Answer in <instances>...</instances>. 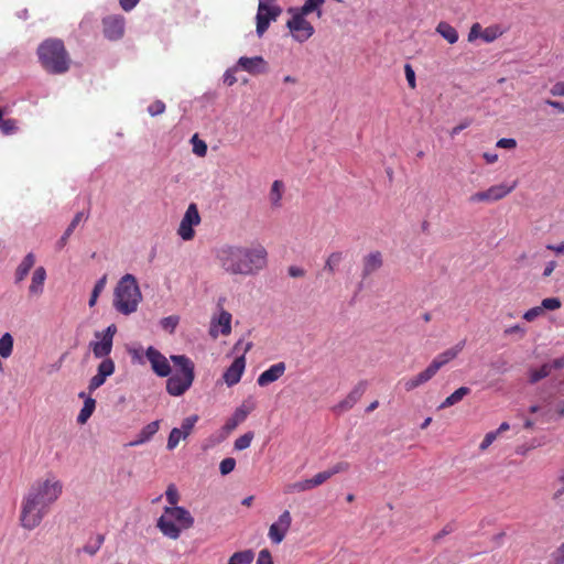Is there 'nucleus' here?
<instances>
[{
    "label": "nucleus",
    "mask_w": 564,
    "mask_h": 564,
    "mask_svg": "<svg viewBox=\"0 0 564 564\" xmlns=\"http://www.w3.org/2000/svg\"><path fill=\"white\" fill-rule=\"evenodd\" d=\"M63 489V482L52 473L36 479L22 498L20 525L29 531L37 528L61 498Z\"/></svg>",
    "instance_id": "obj_1"
},
{
    "label": "nucleus",
    "mask_w": 564,
    "mask_h": 564,
    "mask_svg": "<svg viewBox=\"0 0 564 564\" xmlns=\"http://www.w3.org/2000/svg\"><path fill=\"white\" fill-rule=\"evenodd\" d=\"M215 261L228 275L251 276L267 267L268 252L259 243L253 246L224 243L215 250Z\"/></svg>",
    "instance_id": "obj_2"
},
{
    "label": "nucleus",
    "mask_w": 564,
    "mask_h": 564,
    "mask_svg": "<svg viewBox=\"0 0 564 564\" xmlns=\"http://www.w3.org/2000/svg\"><path fill=\"white\" fill-rule=\"evenodd\" d=\"M324 3L325 0H305L302 7H291L288 9L290 19L286 21V28L295 42L304 43L314 35L315 29L306 17L315 13L321 19L323 17Z\"/></svg>",
    "instance_id": "obj_3"
},
{
    "label": "nucleus",
    "mask_w": 564,
    "mask_h": 564,
    "mask_svg": "<svg viewBox=\"0 0 564 564\" xmlns=\"http://www.w3.org/2000/svg\"><path fill=\"white\" fill-rule=\"evenodd\" d=\"M37 55L43 68L51 74H63L69 68L70 59L61 40H45L40 44Z\"/></svg>",
    "instance_id": "obj_4"
},
{
    "label": "nucleus",
    "mask_w": 564,
    "mask_h": 564,
    "mask_svg": "<svg viewBox=\"0 0 564 564\" xmlns=\"http://www.w3.org/2000/svg\"><path fill=\"white\" fill-rule=\"evenodd\" d=\"M170 359L176 371L166 380V392L172 397H181L194 382L195 365L185 355H172Z\"/></svg>",
    "instance_id": "obj_5"
},
{
    "label": "nucleus",
    "mask_w": 564,
    "mask_h": 564,
    "mask_svg": "<svg viewBox=\"0 0 564 564\" xmlns=\"http://www.w3.org/2000/svg\"><path fill=\"white\" fill-rule=\"evenodd\" d=\"M156 525L164 536L177 540L183 530H188L194 525V518L183 507H165Z\"/></svg>",
    "instance_id": "obj_6"
},
{
    "label": "nucleus",
    "mask_w": 564,
    "mask_h": 564,
    "mask_svg": "<svg viewBox=\"0 0 564 564\" xmlns=\"http://www.w3.org/2000/svg\"><path fill=\"white\" fill-rule=\"evenodd\" d=\"M140 291L138 280L132 274L123 275L113 292V307L121 314L128 315L137 311Z\"/></svg>",
    "instance_id": "obj_7"
},
{
    "label": "nucleus",
    "mask_w": 564,
    "mask_h": 564,
    "mask_svg": "<svg viewBox=\"0 0 564 564\" xmlns=\"http://www.w3.org/2000/svg\"><path fill=\"white\" fill-rule=\"evenodd\" d=\"M517 187V182H512L510 185L508 184H497L492 185L486 191H480L471 194L468 198L469 203L478 204L486 203L491 204L505 198L508 194H510Z\"/></svg>",
    "instance_id": "obj_8"
},
{
    "label": "nucleus",
    "mask_w": 564,
    "mask_h": 564,
    "mask_svg": "<svg viewBox=\"0 0 564 564\" xmlns=\"http://www.w3.org/2000/svg\"><path fill=\"white\" fill-rule=\"evenodd\" d=\"M282 9L275 3V0H259L257 12V34L262 36L269 28L271 21H275L281 14Z\"/></svg>",
    "instance_id": "obj_9"
},
{
    "label": "nucleus",
    "mask_w": 564,
    "mask_h": 564,
    "mask_svg": "<svg viewBox=\"0 0 564 564\" xmlns=\"http://www.w3.org/2000/svg\"><path fill=\"white\" fill-rule=\"evenodd\" d=\"M117 332L115 324L109 325L104 332H96L95 337L98 339L90 343V348L96 358H107L111 352L113 336Z\"/></svg>",
    "instance_id": "obj_10"
},
{
    "label": "nucleus",
    "mask_w": 564,
    "mask_h": 564,
    "mask_svg": "<svg viewBox=\"0 0 564 564\" xmlns=\"http://www.w3.org/2000/svg\"><path fill=\"white\" fill-rule=\"evenodd\" d=\"M200 223V216L197 209L196 204L192 203L187 207L177 229V234L180 237L187 241L192 240L194 237V226H197Z\"/></svg>",
    "instance_id": "obj_11"
},
{
    "label": "nucleus",
    "mask_w": 564,
    "mask_h": 564,
    "mask_svg": "<svg viewBox=\"0 0 564 564\" xmlns=\"http://www.w3.org/2000/svg\"><path fill=\"white\" fill-rule=\"evenodd\" d=\"M197 421H198V415L193 414V415L185 417L182 421V424L180 427L172 429V431L169 435V438H167V444H166L167 449L169 451L174 449L180 444L181 441L186 440L191 435Z\"/></svg>",
    "instance_id": "obj_12"
},
{
    "label": "nucleus",
    "mask_w": 564,
    "mask_h": 564,
    "mask_svg": "<svg viewBox=\"0 0 564 564\" xmlns=\"http://www.w3.org/2000/svg\"><path fill=\"white\" fill-rule=\"evenodd\" d=\"M292 524V516L289 510L283 511L278 520L273 522L268 532L270 541L274 544H280L288 534Z\"/></svg>",
    "instance_id": "obj_13"
},
{
    "label": "nucleus",
    "mask_w": 564,
    "mask_h": 564,
    "mask_svg": "<svg viewBox=\"0 0 564 564\" xmlns=\"http://www.w3.org/2000/svg\"><path fill=\"white\" fill-rule=\"evenodd\" d=\"M147 359L151 365V369L159 377H169L172 372L169 359L153 347H149L145 351Z\"/></svg>",
    "instance_id": "obj_14"
},
{
    "label": "nucleus",
    "mask_w": 564,
    "mask_h": 564,
    "mask_svg": "<svg viewBox=\"0 0 564 564\" xmlns=\"http://www.w3.org/2000/svg\"><path fill=\"white\" fill-rule=\"evenodd\" d=\"M231 333V314L221 310L217 316L210 321L209 335L217 338L219 335L228 336Z\"/></svg>",
    "instance_id": "obj_15"
},
{
    "label": "nucleus",
    "mask_w": 564,
    "mask_h": 564,
    "mask_svg": "<svg viewBox=\"0 0 564 564\" xmlns=\"http://www.w3.org/2000/svg\"><path fill=\"white\" fill-rule=\"evenodd\" d=\"M115 372V362L110 358H105L97 367V373L90 379L88 383L89 392H94L101 387L108 377Z\"/></svg>",
    "instance_id": "obj_16"
},
{
    "label": "nucleus",
    "mask_w": 564,
    "mask_h": 564,
    "mask_svg": "<svg viewBox=\"0 0 564 564\" xmlns=\"http://www.w3.org/2000/svg\"><path fill=\"white\" fill-rule=\"evenodd\" d=\"M102 26L107 39L119 40L124 33V19L120 15H108L104 18Z\"/></svg>",
    "instance_id": "obj_17"
},
{
    "label": "nucleus",
    "mask_w": 564,
    "mask_h": 564,
    "mask_svg": "<svg viewBox=\"0 0 564 564\" xmlns=\"http://www.w3.org/2000/svg\"><path fill=\"white\" fill-rule=\"evenodd\" d=\"M237 67L249 74H263L268 70V63L262 56L247 57L242 56L237 62Z\"/></svg>",
    "instance_id": "obj_18"
},
{
    "label": "nucleus",
    "mask_w": 564,
    "mask_h": 564,
    "mask_svg": "<svg viewBox=\"0 0 564 564\" xmlns=\"http://www.w3.org/2000/svg\"><path fill=\"white\" fill-rule=\"evenodd\" d=\"M440 370L437 365L432 360V362L427 366L426 369L417 373L416 376L408 379L404 382V388L406 391H412L416 389L417 387L424 384L429 380H431Z\"/></svg>",
    "instance_id": "obj_19"
},
{
    "label": "nucleus",
    "mask_w": 564,
    "mask_h": 564,
    "mask_svg": "<svg viewBox=\"0 0 564 564\" xmlns=\"http://www.w3.org/2000/svg\"><path fill=\"white\" fill-rule=\"evenodd\" d=\"M440 370L437 365L432 360V362L427 366L426 369L417 373L416 376L408 379L404 382V388L406 391H412L416 389L417 387L424 384L429 380H431Z\"/></svg>",
    "instance_id": "obj_20"
},
{
    "label": "nucleus",
    "mask_w": 564,
    "mask_h": 564,
    "mask_svg": "<svg viewBox=\"0 0 564 564\" xmlns=\"http://www.w3.org/2000/svg\"><path fill=\"white\" fill-rule=\"evenodd\" d=\"M246 368V359L245 356H240L236 358L230 367L224 372V381L228 387H232L237 384Z\"/></svg>",
    "instance_id": "obj_21"
},
{
    "label": "nucleus",
    "mask_w": 564,
    "mask_h": 564,
    "mask_svg": "<svg viewBox=\"0 0 564 564\" xmlns=\"http://www.w3.org/2000/svg\"><path fill=\"white\" fill-rule=\"evenodd\" d=\"M253 408L254 405L252 403H250L249 405H247L246 402L242 403L239 408L236 409L232 416L228 419V421L224 425V430L227 433L234 431L240 423H242L247 419L248 414L253 410Z\"/></svg>",
    "instance_id": "obj_22"
},
{
    "label": "nucleus",
    "mask_w": 564,
    "mask_h": 564,
    "mask_svg": "<svg viewBox=\"0 0 564 564\" xmlns=\"http://www.w3.org/2000/svg\"><path fill=\"white\" fill-rule=\"evenodd\" d=\"M285 369L286 367L284 362L274 364L258 377L257 383L260 387H265L281 378L285 372Z\"/></svg>",
    "instance_id": "obj_23"
},
{
    "label": "nucleus",
    "mask_w": 564,
    "mask_h": 564,
    "mask_svg": "<svg viewBox=\"0 0 564 564\" xmlns=\"http://www.w3.org/2000/svg\"><path fill=\"white\" fill-rule=\"evenodd\" d=\"M364 391L365 388L362 386H357L344 400L334 406V411L337 413H343L350 410L360 400Z\"/></svg>",
    "instance_id": "obj_24"
},
{
    "label": "nucleus",
    "mask_w": 564,
    "mask_h": 564,
    "mask_svg": "<svg viewBox=\"0 0 564 564\" xmlns=\"http://www.w3.org/2000/svg\"><path fill=\"white\" fill-rule=\"evenodd\" d=\"M46 280V270L44 267H37L33 274L31 284L29 286V293L33 296L42 295L44 291V283Z\"/></svg>",
    "instance_id": "obj_25"
},
{
    "label": "nucleus",
    "mask_w": 564,
    "mask_h": 564,
    "mask_svg": "<svg viewBox=\"0 0 564 564\" xmlns=\"http://www.w3.org/2000/svg\"><path fill=\"white\" fill-rule=\"evenodd\" d=\"M465 346V340L459 341L455 346L446 349L445 351L438 354L433 361L437 365V367L441 369L443 366L447 365L449 361L455 359L459 352L463 350Z\"/></svg>",
    "instance_id": "obj_26"
},
{
    "label": "nucleus",
    "mask_w": 564,
    "mask_h": 564,
    "mask_svg": "<svg viewBox=\"0 0 564 564\" xmlns=\"http://www.w3.org/2000/svg\"><path fill=\"white\" fill-rule=\"evenodd\" d=\"M382 265V256L379 251L371 252L364 258L362 276H369Z\"/></svg>",
    "instance_id": "obj_27"
},
{
    "label": "nucleus",
    "mask_w": 564,
    "mask_h": 564,
    "mask_svg": "<svg viewBox=\"0 0 564 564\" xmlns=\"http://www.w3.org/2000/svg\"><path fill=\"white\" fill-rule=\"evenodd\" d=\"M34 264L35 256L32 252H30L23 258V260L15 270V283L22 282L26 278V275L29 274L30 270L33 268Z\"/></svg>",
    "instance_id": "obj_28"
},
{
    "label": "nucleus",
    "mask_w": 564,
    "mask_h": 564,
    "mask_svg": "<svg viewBox=\"0 0 564 564\" xmlns=\"http://www.w3.org/2000/svg\"><path fill=\"white\" fill-rule=\"evenodd\" d=\"M284 192V184L282 181H274L271 185V189L269 193V200L272 207L280 208L281 207V200Z\"/></svg>",
    "instance_id": "obj_29"
},
{
    "label": "nucleus",
    "mask_w": 564,
    "mask_h": 564,
    "mask_svg": "<svg viewBox=\"0 0 564 564\" xmlns=\"http://www.w3.org/2000/svg\"><path fill=\"white\" fill-rule=\"evenodd\" d=\"M470 393V389L467 387H460L457 390H455L451 395H448L441 404L440 409L449 408L452 405H455L459 401L464 399L467 394Z\"/></svg>",
    "instance_id": "obj_30"
},
{
    "label": "nucleus",
    "mask_w": 564,
    "mask_h": 564,
    "mask_svg": "<svg viewBox=\"0 0 564 564\" xmlns=\"http://www.w3.org/2000/svg\"><path fill=\"white\" fill-rule=\"evenodd\" d=\"M436 32L449 44H454L458 41L457 31L446 22H440L436 26Z\"/></svg>",
    "instance_id": "obj_31"
},
{
    "label": "nucleus",
    "mask_w": 564,
    "mask_h": 564,
    "mask_svg": "<svg viewBox=\"0 0 564 564\" xmlns=\"http://www.w3.org/2000/svg\"><path fill=\"white\" fill-rule=\"evenodd\" d=\"M96 408V400L91 397H88L84 401V406L82 408L78 416H77V423L78 424H85L91 414L94 413Z\"/></svg>",
    "instance_id": "obj_32"
},
{
    "label": "nucleus",
    "mask_w": 564,
    "mask_h": 564,
    "mask_svg": "<svg viewBox=\"0 0 564 564\" xmlns=\"http://www.w3.org/2000/svg\"><path fill=\"white\" fill-rule=\"evenodd\" d=\"M343 259L344 254L341 251L332 252L325 261L324 270L329 274H334Z\"/></svg>",
    "instance_id": "obj_33"
},
{
    "label": "nucleus",
    "mask_w": 564,
    "mask_h": 564,
    "mask_svg": "<svg viewBox=\"0 0 564 564\" xmlns=\"http://www.w3.org/2000/svg\"><path fill=\"white\" fill-rule=\"evenodd\" d=\"M551 373V366L549 362H545L540 368L529 370V381L531 383H536L538 381L549 377Z\"/></svg>",
    "instance_id": "obj_34"
},
{
    "label": "nucleus",
    "mask_w": 564,
    "mask_h": 564,
    "mask_svg": "<svg viewBox=\"0 0 564 564\" xmlns=\"http://www.w3.org/2000/svg\"><path fill=\"white\" fill-rule=\"evenodd\" d=\"M13 343V337L10 333H4L0 337V357L7 359L12 355Z\"/></svg>",
    "instance_id": "obj_35"
},
{
    "label": "nucleus",
    "mask_w": 564,
    "mask_h": 564,
    "mask_svg": "<svg viewBox=\"0 0 564 564\" xmlns=\"http://www.w3.org/2000/svg\"><path fill=\"white\" fill-rule=\"evenodd\" d=\"M105 536L102 534H97L88 540V542L84 545L83 552L93 556L95 555L104 544Z\"/></svg>",
    "instance_id": "obj_36"
},
{
    "label": "nucleus",
    "mask_w": 564,
    "mask_h": 564,
    "mask_svg": "<svg viewBox=\"0 0 564 564\" xmlns=\"http://www.w3.org/2000/svg\"><path fill=\"white\" fill-rule=\"evenodd\" d=\"M564 497V469L560 471L557 478L554 481V491L552 494V500L561 502Z\"/></svg>",
    "instance_id": "obj_37"
},
{
    "label": "nucleus",
    "mask_w": 564,
    "mask_h": 564,
    "mask_svg": "<svg viewBox=\"0 0 564 564\" xmlns=\"http://www.w3.org/2000/svg\"><path fill=\"white\" fill-rule=\"evenodd\" d=\"M254 553L251 550H246L235 553L228 564H250L253 561Z\"/></svg>",
    "instance_id": "obj_38"
},
{
    "label": "nucleus",
    "mask_w": 564,
    "mask_h": 564,
    "mask_svg": "<svg viewBox=\"0 0 564 564\" xmlns=\"http://www.w3.org/2000/svg\"><path fill=\"white\" fill-rule=\"evenodd\" d=\"M312 486L308 479L300 480L293 484H289L284 488L285 494L303 492L311 490Z\"/></svg>",
    "instance_id": "obj_39"
},
{
    "label": "nucleus",
    "mask_w": 564,
    "mask_h": 564,
    "mask_svg": "<svg viewBox=\"0 0 564 564\" xmlns=\"http://www.w3.org/2000/svg\"><path fill=\"white\" fill-rule=\"evenodd\" d=\"M84 213L79 212L77 213L70 224L68 225L67 229L65 230L64 235L62 236L59 243L61 246H64L69 238V236L73 234L74 229L77 227V225L83 220Z\"/></svg>",
    "instance_id": "obj_40"
},
{
    "label": "nucleus",
    "mask_w": 564,
    "mask_h": 564,
    "mask_svg": "<svg viewBox=\"0 0 564 564\" xmlns=\"http://www.w3.org/2000/svg\"><path fill=\"white\" fill-rule=\"evenodd\" d=\"M178 323H180L178 315H170V316L163 317L160 321V326L165 332L172 334L175 330V328L177 327Z\"/></svg>",
    "instance_id": "obj_41"
},
{
    "label": "nucleus",
    "mask_w": 564,
    "mask_h": 564,
    "mask_svg": "<svg viewBox=\"0 0 564 564\" xmlns=\"http://www.w3.org/2000/svg\"><path fill=\"white\" fill-rule=\"evenodd\" d=\"M106 283H107V275L101 276L96 282V284H95V286L93 289L90 299H89V306L90 307H93L96 304L99 294L104 291V289L106 286Z\"/></svg>",
    "instance_id": "obj_42"
},
{
    "label": "nucleus",
    "mask_w": 564,
    "mask_h": 564,
    "mask_svg": "<svg viewBox=\"0 0 564 564\" xmlns=\"http://www.w3.org/2000/svg\"><path fill=\"white\" fill-rule=\"evenodd\" d=\"M191 142H192V145H193V152L196 155H198L200 158L206 155V153H207V144H206L205 141L200 140L197 134H194L192 137Z\"/></svg>",
    "instance_id": "obj_43"
},
{
    "label": "nucleus",
    "mask_w": 564,
    "mask_h": 564,
    "mask_svg": "<svg viewBox=\"0 0 564 564\" xmlns=\"http://www.w3.org/2000/svg\"><path fill=\"white\" fill-rule=\"evenodd\" d=\"M165 496H166V500L170 505L169 507H178L177 503L180 501V495H178V490L174 484H171L167 486Z\"/></svg>",
    "instance_id": "obj_44"
},
{
    "label": "nucleus",
    "mask_w": 564,
    "mask_h": 564,
    "mask_svg": "<svg viewBox=\"0 0 564 564\" xmlns=\"http://www.w3.org/2000/svg\"><path fill=\"white\" fill-rule=\"evenodd\" d=\"M253 438V433L248 432L235 441V449L242 451L250 446Z\"/></svg>",
    "instance_id": "obj_45"
},
{
    "label": "nucleus",
    "mask_w": 564,
    "mask_h": 564,
    "mask_svg": "<svg viewBox=\"0 0 564 564\" xmlns=\"http://www.w3.org/2000/svg\"><path fill=\"white\" fill-rule=\"evenodd\" d=\"M329 474L330 473H328L327 469H326L324 471H321V473L316 474L314 477L310 478L308 480H310V484L312 486V489L323 485L326 480L332 478Z\"/></svg>",
    "instance_id": "obj_46"
},
{
    "label": "nucleus",
    "mask_w": 564,
    "mask_h": 564,
    "mask_svg": "<svg viewBox=\"0 0 564 564\" xmlns=\"http://www.w3.org/2000/svg\"><path fill=\"white\" fill-rule=\"evenodd\" d=\"M350 468V464L348 462H338L336 463L335 465H333L332 467H329L327 469L328 473H330V477L337 475V474H341V473H346L348 471Z\"/></svg>",
    "instance_id": "obj_47"
},
{
    "label": "nucleus",
    "mask_w": 564,
    "mask_h": 564,
    "mask_svg": "<svg viewBox=\"0 0 564 564\" xmlns=\"http://www.w3.org/2000/svg\"><path fill=\"white\" fill-rule=\"evenodd\" d=\"M236 460L231 457L225 458L220 462L219 470L221 475H228L235 469Z\"/></svg>",
    "instance_id": "obj_48"
},
{
    "label": "nucleus",
    "mask_w": 564,
    "mask_h": 564,
    "mask_svg": "<svg viewBox=\"0 0 564 564\" xmlns=\"http://www.w3.org/2000/svg\"><path fill=\"white\" fill-rule=\"evenodd\" d=\"M541 307H543V312L545 310L554 311L561 307V301L557 297H546L541 302Z\"/></svg>",
    "instance_id": "obj_49"
},
{
    "label": "nucleus",
    "mask_w": 564,
    "mask_h": 564,
    "mask_svg": "<svg viewBox=\"0 0 564 564\" xmlns=\"http://www.w3.org/2000/svg\"><path fill=\"white\" fill-rule=\"evenodd\" d=\"M498 437V433H495L494 431L492 432H488L482 442L479 444V449L481 452H485L486 449H488V447L497 440Z\"/></svg>",
    "instance_id": "obj_50"
},
{
    "label": "nucleus",
    "mask_w": 564,
    "mask_h": 564,
    "mask_svg": "<svg viewBox=\"0 0 564 564\" xmlns=\"http://www.w3.org/2000/svg\"><path fill=\"white\" fill-rule=\"evenodd\" d=\"M0 128L3 133L10 134L13 133L17 130L15 120L13 119H1L0 121Z\"/></svg>",
    "instance_id": "obj_51"
},
{
    "label": "nucleus",
    "mask_w": 564,
    "mask_h": 564,
    "mask_svg": "<svg viewBox=\"0 0 564 564\" xmlns=\"http://www.w3.org/2000/svg\"><path fill=\"white\" fill-rule=\"evenodd\" d=\"M164 110L165 105L161 100H156L148 107V112L153 117L163 113Z\"/></svg>",
    "instance_id": "obj_52"
},
{
    "label": "nucleus",
    "mask_w": 564,
    "mask_h": 564,
    "mask_svg": "<svg viewBox=\"0 0 564 564\" xmlns=\"http://www.w3.org/2000/svg\"><path fill=\"white\" fill-rule=\"evenodd\" d=\"M404 74L409 86L414 89L416 87L415 72L410 64H405Z\"/></svg>",
    "instance_id": "obj_53"
},
{
    "label": "nucleus",
    "mask_w": 564,
    "mask_h": 564,
    "mask_svg": "<svg viewBox=\"0 0 564 564\" xmlns=\"http://www.w3.org/2000/svg\"><path fill=\"white\" fill-rule=\"evenodd\" d=\"M542 314H543V307H541V305H540V306H535V307H532L529 311H527L523 315V318L528 322H532Z\"/></svg>",
    "instance_id": "obj_54"
},
{
    "label": "nucleus",
    "mask_w": 564,
    "mask_h": 564,
    "mask_svg": "<svg viewBox=\"0 0 564 564\" xmlns=\"http://www.w3.org/2000/svg\"><path fill=\"white\" fill-rule=\"evenodd\" d=\"M552 561L554 564L564 563V543H562L552 554Z\"/></svg>",
    "instance_id": "obj_55"
},
{
    "label": "nucleus",
    "mask_w": 564,
    "mask_h": 564,
    "mask_svg": "<svg viewBox=\"0 0 564 564\" xmlns=\"http://www.w3.org/2000/svg\"><path fill=\"white\" fill-rule=\"evenodd\" d=\"M257 564H273V560L269 550L263 549L259 552Z\"/></svg>",
    "instance_id": "obj_56"
},
{
    "label": "nucleus",
    "mask_w": 564,
    "mask_h": 564,
    "mask_svg": "<svg viewBox=\"0 0 564 564\" xmlns=\"http://www.w3.org/2000/svg\"><path fill=\"white\" fill-rule=\"evenodd\" d=\"M497 147L501 149H514L517 147V141L512 138H502L498 140Z\"/></svg>",
    "instance_id": "obj_57"
},
{
    "label": "nucleus",
    "mask_w": 564,
    "mask_h": 564,
    "mask_svg": "<svg viewBox=\"0 0 564 564\" xmlns=\"http://www.w3.org/2000/svg\"><path fill=\"white\" fill-rule=\"evenodd\" d=\"M550 93H551V95H553V96L564 97V79H563V80H560V82H556V83L551 87Z\"/></svg>",
    "instance_id": "obj_58"
},
{
    "label": "nucleus",
    "mask_w": 564,
    "mask_h": 564,
    "mask_svg": "<svg viewBox=\"0 0 564 564\" xmlns=\"http://www.w3.org/2000/svg\"><path fill=\"white\" fill-rule=\"evenodd\" d=\"M480 36L486 41V42H492L494 40L497 39L498 34H497V31L492 28H487L485 29Z\"/></svg>",
    "instance_id": "obj_59"
},
{
    "label": "nucleus",
    "mask_w": 564,
    "mask_h": 564,
    "mask_svg": "<svg viewBox=\"0 0 564 564\" xmlns=\"http://www.w3.org/2000/svg\"><path fill=\"white\" fill-rule=\"evenodd\" d=\"M159 430V422L155 421V422H152L150 423L145 430H143V441L148 437H150L151 435L155 434Z\"/></svg>",
    "instance_id": "obj_60"
},
{
    "label": "nucleus",
    "mask_w": 564,
    "mask_h": 564,
    "mask_svg": "<svg viewBox=\"0 0 564 564\" xmlns=\"http://www.w3.org/2000/svg\"><path fill=\"white\" fill-rule=\"evenodd\" d=\"M470 126V120H465L463 121L462 123H459L458 126L454 127L451 131V137L454 138L455 135H457L460 131H463L464 129H466L467 127Z\"/></svg>",
    "instance_id": "obj_61"
},
{
    "label": "nucleus",
    "mask_w": 564,
    "mask_h": 564,
    "mask_svg": "<svg viewBox=\"0 0 564 564\" xmlns=\"http://www.w3.org/2000/svg\"><path fill=\"white\" fill-rule=\"evenodd\" d=\"M480 25L478 23L474 24L469 31L468 41H474L475 39L480 36Z\"/></svg>",
    "instance_id": "obj_62"
},
{
    "label": "nucleus",
    "mask_w": 564,
    "mask_h": 564,
    "mask_svg": "<svg viewBox=\"0 0 564 564\" xmlns=\"http://www.w3.org/2000/svg\"><path fill=\"white\" fill-rule=\"evenodd\" d=\"M549 364L551 366L552 371L560 370V369L564 368V356L556 358L552 361H549Z\"/></svg>",
    "instance_id": "obj_63"
},
{
    "label": "nucleus",
    "mask_w": 564,
    "mask_h": 564,
    "mask_svg": "<svg viewBox=\"0 0 564 564\" xmlns=\"http://www.w3.org/2000/svg\"><path fill=\"white\" fill-rule=\"evenodd\" d=\"M546 105L556 109L560 113H564V102L556 100H546Z\"/></svg>",
    "instance_id": "obj_64"
}]
</instances>
